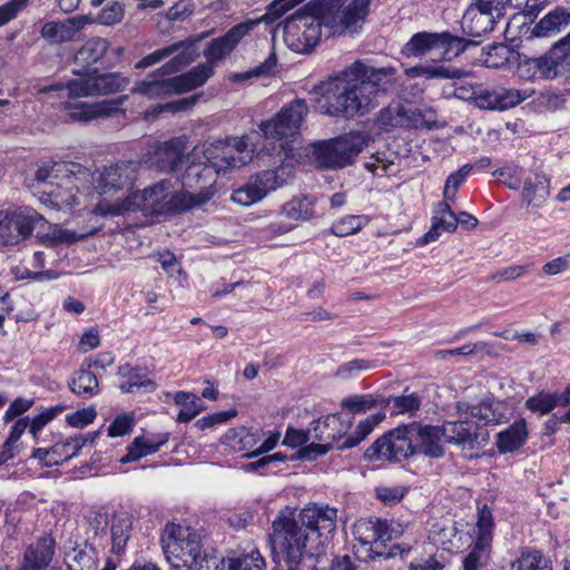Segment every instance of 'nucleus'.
<instances>
[{"instance_id": "nucleus-40", "label": "nucleus", "mask_w": 570, "mask_h": 570, "mask_svg": "<svg viewBox=\"0 0 570 570\" xmlns=\"http://www.w3.org/2000/svg\"><path fill=\"white\" fill-rule=\"evenodd\" d=\"M314 204L315 200L311 196H295L283 206V214L294 220H307L314 216Z\"/></svg>"}, {"instance_id": "nucleus-44", "label": "nucleus", "mask_w": 570, "mask_h": 570, "mask_svg": "<svg viewBox=\"0 0 570 570\" xmlns=\"http://www.w3.org/2000/svg\"><path fill=\"white\" fill-rule=\"evenodd\" d=\"M40 33L51 45H60L75 39V35L67 20L62 22H47L42 26Z\"/></svg>"}, {"instance_id": "nucleus-1", "label": "nucleus", "mask_w": 570, "mask_h": 570, "mask_svg": "<svg viewBox=\"0 0 570 570\" xmlns=\"http://www.w3.org/2000/svg\"><path fill=\"white\" fill-rule=\"evenodd\" d=\"M396 70L354 62L327 83L325 98L332 115L363 116L374 109L379 98L393 88Z\"/></svg>"}, {"instance_id": "nucleus-28", "label": "nucleus", "mask_w": 570, "mask_h": 570, "mask_svg": "<svg viewBox=\"0 0 570 570\" xmlns=\"http://www.w3.org/2000/svg\"><path fill=\"white\" fill-rule=\"evenodd\" d=\"M495 18L493 12L472 3L462 18V28L471 37H481L493 30Z\"/></svg>"}, {"instance_id": "nucleus-49", "label": "nucleus", "mask_w": 570, "mask_h": 570, "mask_svg": "<svg viewBox=\"0 0 570 570\" xmlns=\"http://www.w3.org/2000/svg\"><path fill=\"white\" fill-rule=\"evenodd\" d=\"M514 52L504 43H495L489 47L484 58V65L488 68L499 69L510 62Z\"/></svg>"}, {"instance_id": "nucleus-61", "label": "nucleus", "mask_w": 570, "mask_h": 570, "mask_svg": "<svg viewBox=\"0 0 570 570\" xmlns=\"http://www.w3.org/2000/svg\"><path fill=\"white\" fill-rule=\"evenodd\" d=\"M30 0H10L0 6V27L7 24L22 11Z\"/></svg>"}, {"instance_id": "nucleus-62", "label": "nucleus", "mask_w": 570, "mask_h": 570, "mask_svg": "<svg viewBox=\"0 0 570 570\" xmlns=\"http://www.w3.org/2000/svg\"><path fill=\"white\" fill-rule=\"evenodd\" d=\"M463 71L445 65H428V79H460Z\"/></svg>"}, {"instance_id": "nucleus-26", "label": "nucleus", "mask_w": 570, "mask_h": 570, "mask_svg": "<svg viewBox=\"0 0 570 570\" xmlns=\"http://www.w3.org/2000/svg\"><path fill=\"white\" fill-rule=\"evenodd\" d=\"M126 100L127 96H119L96 104L75 105L70 108L69 118L72 121L88 122L97 118L110 117L119 111L122 112L121 106Z\"/></svg>"}, {"instance_id": "nucleus-35", "label": "nucleus", "mask_w": 570, "mask_h": 570, "mask_svg": "<svg viewBox=\"0 0 570 570\" xmlns=\"http://www.w3.org/2000/svg\"><path fill=\"white\" fill-rule=\"evenodd\" d=\"M109 42L105 38L87 40L75 55V62L83 69L97 63L108 51Z\"/></svg>"}, {"instance_id": "nucleus-29", "label": "nucleus", "mask_w": 570, "mask_h": 570, "mask_svg": "<svg viewBox=\"0 0 570 570\" xmlns=\"http://www.w3.org/2000/svg\"><path fill=\"white\" fill-rule=\"evenodd\" d=\"M570 24V7L557 6L542 17L533 27L534 37H550L566 29Z\"/></svg>"}, {"instance_id": "nucleus-5", "label": "nucleus", "mask_w": 570, "mask_h": 570, "mask_svg": "<svg viewBox=\"0 0 570 570\" xmlns=\"http://www.w3.org/2000/svg\"><path fill=\"white\" fill-rule=\"evenodd\" d=\"M283 31L284 41L291 50L299 53L311 52L324 35L323 13L317 0L288 17Z\"/></svg>"}, {"instance_id": "nucleus-38", "label": "nucleus", "mask_w": 570, "mask_h": 570, "mask_svg": "<svg viewBox=\"0 0 570 570\" xmlns=\"http://www.w3.org/2000/svg\"><path fill=\"white\" fill-rule=\"evenodd\" d=\"M68 386L72 393L91 397L99 392V383L97 376L89 370L81 368L77 371L68 381Z\"/></svg>"}, {"instance_id": "nucleus-18", "label": "nucleus", "mask_w": 570, "mask_h": 570, "mask_svg": "<svg viewBox=\"0 0 570 570\" xmlns=\"http://www.w3.org/2000/svg\"><path fill=\"white\" fill-rule=\"evenodd\" d=\"M43 224V216L33 209L0 210V238L3 245H16Z\"/></svg>"}, {"instance_id": "nucleus-45", "label": "nucleus", "mask_w": 570, "mask_h": 570, "mask_svg": "<svg viewBox=\"0 0 570 570\" xmlns=\"http://www.w3.org/2000/svg\"><path fill=\"white\" fill-rule=\"evenodd\" d=\"M311 570H355L350 556L318 554L315 552V563Z\"/></svg>"}, {"instance_id": "nucleus-6", "label": "nucleus", "mask_w": 570, "mask_h": 570, "mask_svg": "<svg viewBox=\"0 0 570 570\" xmlns=\"http://www.w3.org/2000/svg\"><path fill=\"white\" fill-rule=\"evenodd\" d=\"M384 417V413L368 416L357 424L354 434L346 435L352 426V422H344L341 414H330L314 422L313 438L320 442L330 443L337 450L351 449L365 440Z\"/></svg>"}, {"instance_id": "nucleus-10", "label": "nucleus", "mask_w": 570, "mask_h": 570, "mask_svg": "<svg viewBox=\"0 0 570 570\" xmlns=\"http://www.w3.org/2000/svg\"><path fill=\"white\" fill-rule=\"evenodd\" d=\"M160 542L167 561L176 569L195 562L203 552L202 534L190 527L166 524Z\"/></svg>"}, {"instance_id": "nucleus-21", "label": "nucleus", "mask_w": 570, "mask_h": 570, "mask_svg": "<svg viewBox=\"0 0 570 570\" xmlns=\"http://www.w3.org/2000/svg\"><path fill=\"white\" fill-rule=\"evenodd\" d=\"M139 164L135 160H121L105 167L97 179L101 195L114 196L118 191L129 190L138 174Z\"/></svg>"}, {"instance_id": "nucleus-9", "label": "nucleus", "mask_w": 570, "mask_h": 570, "mask_svg": "<svg viewBox=\"0 0 570 570\" xmlns=\"http://www.w3.org/2000/svg\"><path fill=\"white\" fill-rule=\"evenodd\" d=\"M209 72L207 67H195L186 73L170 78L168 76L171 73L153 71L145 80L136 83L132 92L149 98L184 94L203 86Z\"/></svg>"}, {"instance_id": "nucleus-4", "label": "nucleus", "mask_w": 570, "mask_h": 570, "mask_svg": "<svg viewBox=\"0 0 570 570\" xmlns=\"http://www.w3.org/2000/svg\"><path fill=\"white\" fill-rule=\"evenodd\" d=\"M191 198L174 189L168 179H163L141 191L131 193L121 202L101 200L95 213L101 216H119L129 212H141L144 216H159L190 209Z\"/></svg>"}, {"instance_id": "nucleus-14", "label": "nucleus", "mask_w": 570, "mask_h": 570, "mask_svg": "<svg viewBox=\"0 0 570 570\" xmlns=\"http://www.w3.org/2000/svg\"><path fill=\"white\" fill-rule=\"evenodd\" d=\"M413 436L411 435L410 423L399 425L379 438L364 453L367 461L387 460L401 462L414 453Z\"/></svg>"}, {"instance_id": "nucleus-31", "label": "nucleus", "mask_w": 570, "mask_h": 570, "mask_svg": "<svg viewBox=\"0 0 570 570\" xmlns=\"http://www.w3.org/2000/svg\"><path fill=\"white\" fill-rule=\"evenodd\" d=\"M456 410L460 415H464V417L475 419L482 425H488L490 423L498 424L501 419V414L497 412L493 407L492 402H480L478 404H471L469 402H458Z\"/></svg>"}, {"instance_id": "nucleus-39", "label": "nucleus", "mask_w": 570, "mask_h": 570, "mask_svg": "<svg viewBox=\"0 0 570 570\" xmlns=\"http://www.w3.org/2000/svg\"><path fill=\"white\" fill-rule=\"evenodd\" d=\"M118 375L128 380L119 385L122 393H131L135 387H146L150 391L156 389L155 382L146 379V375L141 373L140 368L132 367L130 364L120 365L118 368Z\"/></svg>"}, {"instance_id": "nucleus-48", "label": "nucleus", "mask_w": 570, "mask_h": 570, "mask_svg": "<svg viewBox=\"0 0 570 570\" xmlns=\"http://www.w3.org/2000/svg\"><path fill=\"white\" fill-rule=\"evenodd\" d=\"M458 228V219L455 214H451L450 216H433L432 218V227L430 230L423 235L421 238L422 244H428L430 242H434L440 236V230H444L448 233H453Z\"/></svg>"}, {"instance_id": "nucleus-25", "label": "nucleus", "mask_w": 570, "mask_h": 570, "mask_svg": "<svg viewBox=\"0 0 570 570\" xmlns=\"http://www.w3.org/2000/svg\"><path fill=\"white\" fill-rule=\"evenodd\" d=\"M444 431V440L448 443L472 450L475 443L485 442L488 433L482 434L478 423L466 417H460L454 422H446L442 425Z\"/></svg>"}, {"instance_id": "nucleus-33", "label": "nucleus", "mask_w": 570, "mask_h": 570, "mask_svg": "<svg viewBox=\"0 0 570 570\" xmlns=\"http://www.w3.org/2000/svg\"><path fill=\"white\" fill-rule=\"evenodd\" d=\"M379 124L385 129L409 128L414 126V118L410 110L401 104H392L383 108L379 115Z\"/></svg>"}, {"instance_id": "nucleus-13", "label": "nucleus", "mask_w": 570, "mask_h": 570, "mask_svg": "<svg viewBox=\"0 0 570 570\" xmlns=\"http://www.w3.org/2000/svg\"><path fill=\"white\" fill-rule=\"evenodd\" d=\"M292 177V169L284 165L273 170H264L252 176L246 184L235 189L232 200L243 206L253 205L262 200L269 191L287 184Z\"/></svg>"}, {"instance_id": "nucleus-3", "label": "nucleus", "mask_w": 570, "mask_h": 570, "mask_svg": "<svg viewBox=\"0 0 570 570\" xmlns=\"http://www.w3.org/2000/svg\"><path fill=\"white\" fill-rule=\"evenodd\" d=\"M253 145L248 138L233 137L225 140H216L203 148V159L198 153L188 158L189 163L180 176L181 187L191 198L190 208L207 203L215 194L216 177L232 168H240L253 158Z\"/></svg>"}, {"instance_id": "nucleus-37", "label": "nucleus", "mask_w": 570, "mask_h": 570, "mask_svg": "<svg viewBox=\"0 0 570 570\" xmlns=\"http://www.w3.org/2000/svg\"><path fill=\"white\" fill-rule=\"evenodd\" d=\"M390 400L373 394H354L342 400L341 406L347 409L352 414L364 413L376 406L386 407Z\"/></svg>"}, {"instance_id": "nucleus-58", "label": "nucleus", "mask_w": 570, "mask_h": 570, "mask_svg": "<svg viewBox=\"0 0 570 570\" xmlns=\"http://www.w3.org/2000/svg\"><path fill=\"white\" fill-rule=\"evenodd\" d=\"M124 6L117 1L108 3L98 14V22L105 26L118 23L124 18Z\"/></svg>"}, {"instance_id": "nucleus-51", "label": "nucleus", "mask_w": 570, "mask_h": 570, "mask_svg": "<svg viewBox=\"0 0 570 570\" xmlns=\"http://www.w3.org/2000/svg\"><path fill=\"white\" fill-rule=\"evenodd\" d=\"M471 169L472 166L465 164L460 169L449 175L443 189V197L445 199L454 202L458 189L464 184Z\"/></svg>"}, {"instance_id": "nucleus-32", "label": "nucleus", "mask_w": 570, "mask_h": 570, "mask_svg": "<svg viewBox=\"0 0 570 570\" xmlns=\"http://www.w3.org/2000/svg\"><path fill=\"white\" fill-rule=\"evenodd\" d=\"M168 441V434H158L150 438L139 436L128 446V453L120 462L127 463L139 460L142 456L156 453Z\"/></svg>"}, {"instance_id": "nucleus-17", "label": "nucleus", "mask_w": 570, "mask_h": 570, "mask_svg": "<svg viewBox=\"0 0 570 570\" xmlns=\"http://www.w3.org/2000/svg\"><path fill=\"white\" fill-rule=\"evenodd\" d=\"M308 107L304 99H294L284 105L282 109L267 121L259 125L266 138L283 139L298 134Z\"/></svg>"}, {"instance_id": "nucleus-46", "label": "nucleus", "mask_w": 570, "mask_h": 570, "mask_svg": "<svg viewBox=\"0 0 570 570\" xmlns=\"http://www.w3.org/2000/svg\"><path fill=\"white\" fill-rule=\"evenodd\" d=\"M277 57L275 52H271L263 63L252 70L245 72L233 73L229 79L233 82H243L252 78L272 76L276 71Z\"/></svg>"}, {"instance_id": "nucleus-59", "label": "nucleus", "mask_w": 570, "mask_h": 570, "mask_svg": "<svg viewBox=\"0 0 570 570\" xmlns=\"http://www.w3.org/2000/svg\"><path fill=\"white\" fill-rule=\"evenodd\" d=\"M134 414H121L116 416L108 428V436L117 438L129 433L134 426Z\"/></svg>"}, {"instance_id": "nucleus-41", "label": "nucleus", "mask_w": 570, "mask_h": 570, "mask_svg": "<svg viewBox=\"0 0 570 570\" xmlns=\"http://www.w3.org/2000/svg\"><path fill=\"white\" fill-rule=\"evenodd\" d=\"M508 570H552V567L543 559L541 551L523 548L520 557L511 562Z\"/></svg>"}, {"instance_id": "nucleus-63", "label": "nucleus", "mask_w": 570, "mask_h": 570, "mask_svg": "<svg viewBox=\"0 0 570 570\" xmlns=\"http://www.w3.org/2000/svg\"><path fill=\"white\" fill-rule=\"evenodd\" d=\"M334 446H332L330 443L326 442H320L318 443H311L304 448H302L298 451V455L301 459L304 460H315L316 458L326 454L330 450H332Z\"/></svg>"}, {"instance_id": "nucleus-52", "label": "nucleus", "mask_w": 570, "mask_h": 570, "mask_svg": "<svg viewBox=\"0 0 570 570\" xmlns=\"http://www.w3.org/2000/svg\"><path fill=\"white\" fill-rule=\"evenodd\" d=\"M390 404L392 403L397 413L413 414L421 406V397L416 393L403 394L400 396L389 397Z\"/></svg>"}, {"instance_id": "nucleus-50", "label": "nucleus", "mask_w": 570, "mask_h": 570, "mask_svg": "<svg viewBox=\"0 0 570 570\" xmlns=\"http://www.w3.org/2000/svg\"><path fill=\"white\" fill-rule=\"evenodd\" d=\"M264 568L265 561L257 550L229 558L228 561V570H264Z\"/></svg>"}, {"instance_id": "nucleus-57", "label": "nucleus", "mask_w": 570, "mask_h": 570, "mask_svg": "<svg viewBox=\"0 0 570 570\" xmlns=\"http://www.w3.org/2000/svg\"><path fill=\"white\" fill-rule=\"evenodd\" d=\"M379 522V538L382 543V550L384 551L387 542H391L403 533L402 525L400 523H396L394 521H387L377 519Z\"/></svg>"}, {"instance_id": "nucleus-12", "label": "nucleus", "mask_w": 570, "mask_h": 570, "mask_svg": "<svg viewBox=\"0 0 570 570\" xmlns=\"http://www.w3.org/2000/svg\"><path fill=\"white\" fill-rule=\"evenodd\" d=\"M479 42L453 36L450 32H417L404 45L402 53L406 57H421L433 49H441L444 59H452L469 46Z\"/></svg>"}, {"instance_id": "nucleus-36", "label": "nucleus", "mask_w": 570, "mask_h": 570, "mask_svg": "<svg viewBox=\"0 0 570 570\" xmlns=\"http://www.w3.org/2000/svg\"><path fill=\"white\" fill-rule=\"evenodd\" d=\"M549 196V180L543 175L535 174L528 178L522 190V199L527 207H540Z\"/></svg>"}, {"instance_id": "nucleus-11", "label": "nucleus", "mask_w": 570, "mask_h": 570, "mask_svg": "<svg viewBox=\"0 0 570 570\" xmlns=\"http://www.w3.org/2000/svg\"><path fill=\"white\" fill-rule=\"evenodd\" d=\"M570 71V37L567 35L552 45L542 56L520 62V77L534 79H554Z\"/></svg>"}, {"instance_id": "nucleus-54", "label": "nucleus", "mask_w": 570, "mask_h": 570, "mask_svg": "<svg viewBox=\"0 0 570 570\" xmlns=\"http://www.w3.org/2000/svg\"><path fill=\"white\" fill-rule=\"evenodd\" d=\"M525 405L529 410L541 414H547L557 407L553 393L546 392H540L537 395L529 397Z\"/></svg>"}, {"instance_id": "nucleus-34", "label": "nucleus", "mask_w": 570, "mask_h": 570, "mask_svg": "<svg viewBox=\"0 0 570 570\" xmlns=\"http://www.w3.org/2000/svg\"><path fill=\"white\" fill-rule=\"evenodd\" d=\"M265 435L263 431H253L247 428L230 429L225 434L226 443L235 451H247V453L256 450V445Z\"/></svg>"}, {"instance_id": "nucleus-2", "label": "nucleus", "mask_w": 570, "mask_h": 570, "mask_svg": "<svg viewBox=\"0 0 570 570\" xmlns=\"http://www.w3.org/2000/svg\"><path fill=\"white\" fill-rule=\"evenodd\" d=\"M337 510L308 505L298 518L277 517L272 524V552L275 562L297 568L304 557H314L322 531L331 533L336 528Z\"/></svg>"}, {"instance_id": "nucleus-53", "label": "nucleus", "mask_w": 570, "mask_h": 570, "mask_svg": "<svg viewBox=\"0 0 570 570\" xmlns=\"http://www.w3.org/2000/svg\"><path fill=\"white\" fill-rule=\"evenodd\" d=\"M187 568L189 570H224L225 561L224 558L203 551Z\"/></svg>"}, {"instance_id": "nucleus-64", "label": "nucleus", "mask_w": 570, "mask_h": 570, "mask_svg": "<svg viewBox=\"0 0 570 570\" xmlns=\"http://www.w3.org/2000/svg\"><path fill=\"white\" fill-rule=\"evenodd\" d=\"M311 439V431L297 430L288 428L283 440V444L291 448H297L307 443Z\"/></svg>"}, {"instance_id": "nucleus-24", "label": "nucleus", "mask_w": 570, "mask_h": 570, "mask_svg": "<svg viewBox=\"0 0 570 570\" xmlns=\"http://www.w3.org/2000/svg\"><path fill=\"white\" fill-rule=\"evenodd\" d=\"M411 435L413 436L414 453H422L430 458L444 455L442 440L444 431L442 426L422 425L419 422L410 423Z\"/></svg>"}, {"instance_id": "nucleus-60", "label": "nucleus", "mask_w": 570, "mask_h": 570, "mask_svg": "<svg viewBox=\"0 0 570 570\" xmlns=\"http://www.w3.org/2000/svg\"><path fill=\"white\" fill-rule=\"evenodd\" d=\"M97 416V411L94 407H85L70 413L66 416V421L70 426L82 429L90 424Z\"/></svg>"}, {"instance_id": "nucleus-19", "label": "nucleus", "mask_w": 570, "mask_h": 570, "mask_svg": "<svg viewBox=\"0 0 570 570\" xmlns=\"http://www.w3.org/2000/svg\"><path fill=\"white\" fill-rule=\"evenodd\" d=\"M166 58H170L169 61L156 71L176 73L190 65L197 58L196 47L191 41H177L145 56L136 63L135 67L137 69L148 68Z\"/></svg>"}, {"instance_id": "nucleus-30", "label": "nucleus", "mask_w": 570, "mask_h": 570, "mask_svg": "<svg viewBox=\"0 0 570 570\" xmlns=\"http://www.w3.org/2000/svg\"><path fill=\"white\" fill-rule=\"evenodd\" d=\"M527 439V422L524 419H519L497 434L495 445L500 453L514 452L525 443Z\"/></svg>"}, {"instance_id": "nucleus-55", "label": "nucleus", "mask_w": 570, "mask_h": 570, "mask_svg": "<svg viewBox=\"0 0 570 570\" xmlns=\"http://www.w3.org/2000/svg\"><path fill=\"white\" fill-rule=\"evenodd\" d=\"M375 366L376 365H375L374 361H368V360H364V358H355L353 361L342 364L336 370V376L342 380H347V379L352 377L356 372L368 371V370L374 368Z\"/></svg>"}, {"instance_id": "nucleus-16", "label": "nucleus", "mask_w": 570, "mask_h": 570, "mask_svg": "<svg viewBox=\"0 0 570 570\" xmlns=\"http://www.w3.org/2000/svg\"><path fill=\"white\" fill-rule=\"evenodd\" d=\"M128 85V80L117 72L109 73H92L85 78L72 79L62 85L50 86L49 89L58 90L66 88L69 98L96 96V95H110L121 91Z\"/></svg>"}, {"instance_id": "nucleus-27", "label": "nucleus", "mask_w": 570, "mask_h": 570, "mask_svg": "<svg viewBox=\"0 0 570 570\" xmlns=\"http://www.w3.org/2000/svg\"><path fill=\"white\" fill-rule=\"evenodd\" d=\"M185 138L176 137L156 146L151 166L159 171H176L184 161Z\"/></svg>"}, {"instance_id": "nucleus-20", "label": "nucleus", "mask_w": 570, "mask_h": 570, "mask_svg": "<svg viewBox=\"0 0 570 570\" xmlns=\"http://www.w3.org/2000/svg\"><path fill=\"white\" fill-rule=\"evenodd\" d=\"M261 22L265 23L264 14L261 18L246 20L234 26L224 36L213 39L207 45L206 49L204 50L206 62L197 66L209 68L210 72L207 76V80L214 75L215 62L227 57L239 43V41Z\"/></svg>"}, {"instance_id": "nucleus-22", "label": "nucleus", "mask_w": 570, "mask_h": 570, "mask_svg": "<svg viewBox=\"0 0 570 570\" xmlns=\"http://www.w3.org/2000/svg\"><path fill=\"white\" fill-rule=\"evenodd\" d=\"M379 531L377 519H363L354 524L353 534L360 543L356 554L364 561L373 560L376 557L385 559L391 557V553H385L382 550Z\"/></svg>"}, {"instance_id": "nucleus-43", "label": "nucleus", "mask_w": 570, "mask_h": 570, "mask_svg": "<svg viewBox=\"0 0 570 570\" xmlns=\"http://www.w3.org/2000/svg\"><path fill=\"white\" fill-rule=\"evenodd\" d=\"M97 552L92 546L87 543L76 547L68 554L67 570H94L96 567Z\"/></svg>"}, {"instance_id": "nucleus-7", "label": "nucleus", "mask_w": 570, "mask_h": 570, "mask_svg": "<svg viewBox=\"0 0 570 570\" xmlns=\"http://www.w3.org/2000/svg\"><path fill=\"white\" fill-rule=\"evenodd\" d=\"M323 13L324 36L341 37L356 33L364 24L372 0H352L342 7L341 0H317Z\"/></svg>"}, {"instance_id": "nucleus-8", "label": "nucleus", "mask_w": 570, "mask_h": 570, "mask_svg": "<svg viewBox=\"0 0 570 570\" xmlns=\"http://www.w3.org/2000/svg\"><path fill=\"white\" fill-rule=\"evenodd\" d=\"M368 140L367 134L351 131L327 141L313 144V157L322 168L341 169L354 163Z\"/></svg>"}, {"instance_id": "nucleus-15", "label": "nucleus", "mask_w": 570, "mask_h": 570, "mask_svg": "<svg viewBox=\"0 0 570 570\" xmlns=\"http://www.w3.org/2000/svg\"><path fill=\"white\" fill-rule=\"evenodd\" d=\"M456 96L465 100H474L482 109L505 110L513 108L528 98L525 92L503 87H485L481 83H469L455 89Z\"/></svg>"}, {"instance_id": "nucleus-56", "label": "nucleus", "mask_w": 570, "mask_h": 570, "mask_svg": "<svg viewBox=\"0 0 570 570\" xmlns=\"http://www.w3.org/2000/svg\"><path fill=\"white\" fill-rule=\"evenodd\" d=\"M303 0H274L264 14L266 24L274 23L278 18L285 14L288 10L301 3Z\"/></svg>"}, {"instance_id": "nucleus-23", "label": "nucleus", "mask_w": 570, "mask_h": 570, "mask_svg": "<svg viewBox=\"0 0 570 570\" xmlns=\"http://www.w3.org/2000/svg\"><path fill=\"white\" fill-rule=\"evenodd\" d=\"M56 554V540L51 534H43L26 547L18 570H58L52 566Z\"/></svg>"}, {"instance_id": "nucleus-47", "label": "nucleus", "mask_w": 570, "mask_h": 570, "mask_svg": "<svg viewBox=\"0 0 570 570\" xmlns=\"http://www.w3.org/2000/svg\"><path fill=\"white\" fill-rule=\"evenodd\" d=\"M370 222L365 215H348L335 222L331 232L338 237H345L357 233Z\"/></svg>"}, {"instance_id": "nucleus-42", "label": "nucleus", "mask_w": 570, "mask_h": 570, "mask_svg": "<svg viewBox=\"0 0 570 570\" xmlns=\"http://www.w3.org/2000/svg\"><path fill=\"white\" fill-rule=\"evenodd\" d=\"M131 531V520L125 515L115 517L111 524V551L120 556L127 546Z\"/></svg>"}]
</instances>
